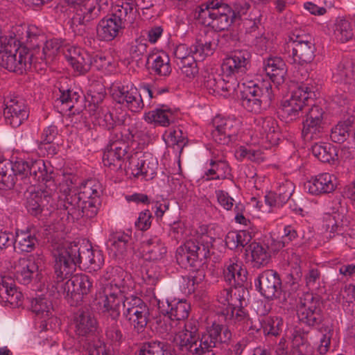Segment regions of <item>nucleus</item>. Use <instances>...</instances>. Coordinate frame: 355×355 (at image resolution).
<instances>
[{"instance_id":"44","label":"nucleus","mask_w":355,"mask_h":355,"mask_svg":"<svg viewBox=\"0 0 355 355\" xmlns=\"http://www.w3.org/2000/svg\"><path fill=\"white\" fill-rule=\"evenodd\" d=\"M60 97L56 100L57 103H60L64 107L63 110L73 112V114L80 113L81 107L78 106L80 95L78 92L71 89L61 91Z\"/></svg>"},{"instance_id":"45","label":"nucleus","mask_w":355,"mask_h":355,"mask_svg":"<svg viewBox=\"0 0 355 355\" xmlns=\"http://www.w3.org/2000/svg\"><path fill=\"white\" fill-rule=\"evenodd\" d=\"M172 353V346L165 342L151 340L146 342L141 346L138 355H166Z\"/></svg>"},{"instance_id":"4","label":"nucleus","mask_w":355,"mask_h":355,"mask_svg":"<svg viewBox=\"0 0 355 355\" xmlns=\"http://www.w3.org/2000/svg\"><path fill=\"white\" fill-rule=\"evenodd\" d=\"M12 37L0 38V66L9 71L22 73L31 67V55L20 49Z\"/></svg>"},{"instance_id":"61","label":"nucleus","mask_w":355,"mask_h":355,"mask_svg":"<svg viewBox=\"0 0 355 355\" xmlns=\"http://www.w3.org/2000/svg\"><path fill=\"white\" fill-rule=\"evenodd\" d=\"M319 331L322 334V337L317 351L320 355H324L329 350L333 331L328 326H322L319 329Z\"/></svg>"},{"instance_id":"32","label":"nucleus","mask_w":355,"mask_h":355,"mask_svg":"<svg viewBox=\"0 0 355 355\" xmlns=\"http://www.w3.org/2000/svg\"><path fill=\"white\" fill-rule=\"evenodd\" d=\"M144 119L150 123L168 127L175 122L176 112L168 108L166 105H162L160 107L146 113Z\"/></svg>"},{"instance_id":"28","label":"nucleus","mask_w":355,"mask_h":355,"mask_svg":"<svg viewBox=\"0 0 355 355\" xmlns=\"http://www.w3.org/2000/svg\"><path fill=\"white\" fill-rule=\"evenodd\" d=\"M336 178L329 173H322L312 178L305 184V188L314 195L329 193L336 189Z\"/></svg>"},{"instance_id":"50","label":"nucleus","mask_w":355,"mask_h":355,"mask_svg":"<svg viewBox=\"0 0 355 355\" xmlns=\"http://www.w3.org/2000/svg\"><path fill=\"white\" fill-rule=\"evenodd\" d=\"M31 310L42 318H47L52 315L53 306L51 302L46 297L40 296L30 300Z\"/></svg>"},{"instance_id":"16","label":"nucleus","mask_w":355,"mask_h":355,"mask_svg":"<svg viewBox=\"0 0 355 355\" xmlns=\"http://www.w3.org/2000/svg\"><path fill=\"white\" fill-rule=\"evenodd\" d=\"M251 55L247 50L234 51L230 56L223 60L221 70L223 75L230 80L238 81L248 70Z\"/></svg>"},{"instance_id":"13","label":"nucleus","mask_w":355,"mask_h":355,"mask_svg":"<svg viewBox=\"0 0 355 355\" xmlns=\"http://www.w3.org/2000/svg\"><path fill=\"white\" fill-rule=\"evenodd\" d=\"M313 92L307 84H302L295 89L288 99L283 101L279 114L286 123L300 117L305 108V102L311 98Z\"/></svg>"},{"instance_id":"38","label":"nucleus","mask_w":355,"mask_h":355,"mask_svg":"<svg viewBox=\"0 0 355 355\" xmlns=\"http://www.w3.org/2000/svg\"><path fill=\"white\" fill-rule=\"evenodd\" d=\"M0 297L5 300L12 306H19L21 304L23 295L17 291L11 279L0 278Z\"/></svg>"},{"instance_id":"62","label":"nucleus","mask_w":355,"mask_h":355,"mask_svg":"<svg viewBox=\"0 0 355 355\" xmlns=\"http://www.w3.org/2000/svg\"><path fill=\"white\" fill-rule=\"evenodd\" d=\"M26 42L30 48L40 47V44H44V37L41 31L35 26H29L26 31Z\"/></svg>"},{"instance_id":"24","label":"nucleus","mask_w":355,"mask_h":355,"mask_svg":"<svg viewBox=\"0 0 355 355\" xmlns=\"http://www.w3.org/2000/svg\"><path fill=\"white\" fill-rule=\"evenodd\" d=\"M64 58L79 74L88 72L92 65V55L86 51L75 46L67 48L63 51Z\"/></svg>"},{"instance_id":"23","label":"nucleus","mask_w":355,"mask_h":355,"mask_svg":"<svg viewBox=\"0 0 355 355\" xmlns=\"http://www.w3.org/2000/svg\"><path fill=\"white\" fill-rule=\"evenodd\" d=\"M113 97L133 112H140L144 106L141 95L132 85L119 87L113 93Z\"/></svg>"},{"instance_id":"3","label":"nucleus","mask_w":355,"mask_h":355,"mask_svg":"<svg viewBox=\"0 0 355 355\" xmlns=\"http://www.w3.org/2000/svg\"><path fill=\"white\" fill-rule=\"evenodd\" d=\"M61 186L60 190L62 195L58 196L60 198V206L71 215L73 219L86 217L88 218L94 217L98 212L99 202L97 200L87 199L77 196V189L74 187H69L67 184Z\"/></svg>"},{"instance_id":"26","label":"nucleus","mask_w":355,"mask_h":355,"mask_svg":"<svg viewBox=\"0 0 355 355\" xmlns=\"http://www.w3.org/2000/svg\"><path fill=\"white\" fill-rule=\"evenodd\" d=\"M42 259L31 257L19 261V266L15 272L16 279L21 284L27 285L34 277L39 275V268Z\"/></svg>"},{"instance_id":"5","label":"nucleus","mask_w":355,"mask_h":355,"mask_svg":"<svg viewBox=\"0 0 355 355\" xmlns=\"http://www.w3.org/2000/svg\"><path fill=\"white\" fill-rule=\"evenodd\" d=\"M275 95L268 80L249 85L241 93V105L248 112L259 114L269 107Z\"/></svg>"},{"instance_id":"47","label":"nucleus","mask_w":355,"mask_h":355,"mask_svg":"<svg viewBox=\"0 0 355 355\" xmlns=\"http://www.w3.org/2000/svg\"><path fill=\"white\" fill-rule=\"evenodd\" d=\"M218 331L210 327L207 332L199 336V341H197V355H203L206 352L211 351L214 347H217L216 336Z\"/></svg>"},{"instance_id":"35","label":"nucleus","mask_w":355,"mask_h":355,"mask_svg":"<svg viewBox=\"0 0 355 355\" xmlns=\"http://www.w3.org/2000/svg\"><path fill=\"white\" fill-rule=\"evenodd\" d=\"M209 166L210 168L205 173L203 177L205 181L223 180L232 177L231 167L226 160L214 157L210 160Z\"/></svg>"},{"instance_id":"55","label":"nucleus","mask_w":355,"mask_h":355,"mask_svg":"<svg viewBox=\"0 0 355 355\" xmlns=\"http://www.w3.org/2000/svg\"><path fill=\"white\" fill-rule=\"evenodd\" d=\"M100 185L94 180H88L77 189V196L83 198L97 200L101 193Z\"/></svg>"},{"instance_id":"9","label":"nucleus","mask_w":355,"mask_h":355,"mask_svg":"<svg viewBox=\"0 0 355 355\" xmlns=\"http://www.w3.org/2000/svg\"><path fill=\"white\" fill-rule=\"evenodd\" d=\"M51 184L46 183L45 189H38L30 191L26 196V207L28 211L33 216H39L42 215L47 216L51 214L54 210L60 207V202L56 205L54 199V194L52 193L53 189L55 187L53 180Z\"/></svg>"},{"instance_id":"14","label":"nucleus","mask_w":355,"mask_h":355,"mask_svg":"<svg viewBox=\"0 0 355 355\" xmlns=\"http://www.w3.org/2000/svg\"><path fill=\"white\" fill-rule=\"evenodd\" d=\"M78 8L71 18L73 25L89 24L92 21L105 14L110 8V0H84L76 3Z\"/></svg>"},{"instance_id":"15","label":"nucleus","mask_w":355,"mask_h":355,"mask_svg":"<svg viewBox=\"0 0 355 355\" xmlns=\"http://www.w3.org/2000/svg\"><path fill=\"white\" fill-rule=\"evenodd\" d=\"M127 158L125 170H130L134 176L143 175L149 180L156 175L158 162L152 154L136 152Z\"/></svg>"},{"instance_id":"17","label":"nucleus","mask_w":355,"mask_h":355,"mask_svg":"<svg viewBox=\"0 0 355 355\" xmlns=\"http://www.w3.org/2000/svg\"><path fill=\"white\" fill-rule=\"evenodd\" d=\"M105 299L102 312L107 319L112 322H117L121 313L124 311V304L127 297L121 293L120 288L116 284H110L104 289Z\"/></svg>"},{"instance_id":"2","label":"nucleus","mask_w":355,"mask_h":355,"mask_svg":"<svg viewBox=\"0 0 355 355\" xmlns=\"http://www.w3.org/2000/svg\"><path fill=\"white\" fill-rule=\"evenodd\" d=\"M134 19L132 1H122L114 6L112 13L101 19L96 27L97 37L110 42L123 33L126 25Z\"/></svg>"},{"instance_id":"43","label":"nucleus","mask_w":355,"mask_h":355,"mask_svg":"<svg viewBox=\"0 0 355 355\" xmlns=\"http://www.w3.org/2000/svg\"><path fill=\"white\" fill-rule=\"evenodd\" d=\"M247 250L250 252L254 267L265 266L270 260V254L268 247L259 243L252 242Z\"/></svg>"},{"instance_id":"19","label":"nucleus","mask_w":355,"mask_h":355,"mask_svg":"<svg viewBox=\"0 0 355 355\" xmlns=\"http://www.w3.org/2000/svg\"><path fill=\"white\" fill-rule=\"evenodd\" d=\"M214 129L211 130V137L218 144L227 145L235 137L239 130V122L230 118H224L216 116L212 121Z\"/></svg>"},{"instance_id":"39","label":"nucleus","mask_w":355,"mask_h":355,"mask_svg":"<svg viewBox=\"0 0 355 355\" xmlns=\"http://www.w3.org/2000/svg\"><path fill=\"white\" fill-rule=\"evenodd\" d=\"M257 125L263 136L272 144H276L279 139V126L272 116L261 117L257 119Z\"/></svg>"},{"instance_id":"57","label":"nucleus","mask_w":355,"mask_h":355,"mask_svg":"<svg viewBox=\"0 0 355 355\" xmlns=\"http://www.w3.org/2000/svg\"><path fill=\"white\" fill-rule=\"evenodd\" d=\"M351 125L349 121L339 122L331 129L330 138L335 143H343L350 135Z\"/></svg>"},{"instance_id":"29","label":"nucleus","mask_w":355,"mask_h":355,"mask_svg":"<svg viewBox=\"0 0 355 355\" xmlns=\"http://www.w3.org/2000/svg\"><path fill=\"white\" fill-rule=\"evenodd\" d=\"M263 65L266 75L277 86L285 81L287 67L285 62L281 58H269L264 60Z\"/></svg>"},{"instance_id":"20","label":"nucleus","mask_w":355,"mask_h":355,"mask_svg":"<svg viewBox=\"0 0 355 355\" xmlns=\"http://www.w3.org/2000/svg\"><path fill=\"white\" fill-rule=\"evenodd\" d=\"M128 148V145L123 140L112 138L103 154L104 165L114 171L122 169L123 166L125 168L126 162H124V159Z\"/></svg>"},{"instance_id":"56","label":"nucleus","mask_w":355,"mask_h":355,"mask_svg":"<svg viewBox=\"0 0 355 355\" xmlns=\"http://www.w3.org/2000/svg\"><path fill=\"white\" fill-rule=\"evenodd\" d=\"M250 241V236L245 232H230L225 237V244L231 250L245 247Z\"/></svg>"},{"instance_id":"48","label":"nucleus","mask_w":355,"mask_h":355,"mask_svg":"<svg viewBox=\"0 0 355 355\" xmlns=\"http://www.w3.org/2000/svg\"><path fill=\"white\" fill-rule=\"evenodd\" d=\"M311 150L313 155L322 162L329 163L337 156L336 148L330 144L316 143L312 146Z\"/></svg>"},{"instance_id":"49","label":"nucleus","mask_w":355,"mask_h":355,"mask_svg":"<svg viewBox=\"0 0 355 355\" xmlns=\"http://www.w3.org/2000/svg\"><path fill=\"white\" fill-rule=\"evenodd\" d=\"M58 134V128L51 125L46 128L42 134L41 140L37 141L38 148L42 151L47 150L48 153L54 154L55 148L51 145Z\"/></svg>"},{"instance_id":"11","label":"nucleus","mask_w":355,"mask_h":355,"mask_svg":"<svg viewBox=\"0 0 355 355\" xmlns=\"http://www.w3.org/2000/svg\"><path fill=\"white\" fill-rule=\"evenodd\" d=\"M123 316L137 334L142 333L150 320V311L147 304L139 297H127Z\"/></svg>"},{"instance_id":"42","label":"nucleus","mask_w":355,"mask_h":355,"mask_svg":"<svg viewBox=\"0 0 355 355\" xmlns=\"http://www.w3.org/2000/svg\"><path fill=\"white\" fill-rule=\"evenodd\" d=\"M334 36L337 41L345 43L355 37V21L345 19L336 21L334 27Z\"/></svg>"},{"instance_id":"31","label":"nucleus","mask_w":355,"mask_h":355,"mask_svg":"<svg viewBox=\"0 0 355 355\" xmlns=\"http://www.w3.org/2000/svg\"><path fill=\"white\" fill-rule=\"evenodd\" d=\"M216 37H213L212 40H202V38L198 39L195 44L191 45V52L194 55H197V58L199 60H203L207 55H211L218 46L219 42L222 40L229 39L232 40V35L231 33L224 34L220 39L218 38V35H215Z\"/></svg>"},{"instance_id":"64","label":"nucleus","mask_w":355,"mask_h":355,"mask_svg":"<svg viewBox=\"0 0 355 355\" xmlns=\"http://www.w3.org/2000/svg\"><path fill=\"white\" fill-rule=\"evenodd\" d=\"M209 5H211V11L212 12V16H220L227 15H234V11L231 7L222 1V0H211L209 1Z\"/></svg>"},{"instance_id":"60","label":"nucleus","mask_w":355,"mask_h":355,"mask_svg":"<svg viewBox=\"0 0 355 355\" xmlns=\"http://www.w3.org/2000/svg\"><path fill=\"white\" fill-rule=\"evenodd\" d=\"M225 320H234V322H244L248 324L250 318L243 309H236L234 304L232 306L226 307L223 311Z\"/></svg>"},{"instance_id":"1","label":"nucleus","mask_w":355,"mask_h":355,"mask_svg":"<svg viewBox=\"0 0 355 355\" xmlns=\"http://www.w3.org/2000/svg\"><path fill=\"white\" fill-rule=\"evenodd\" d=\"M54 258V272L61 279L71 275L77 266L82 265L92 270L101 268L104 263L101 250L88 248L85 245L73 242L58 247L53 252Z\"/></svg>"},{"instance_id":"30","label":"nucleus","mask_w":355,"mask_h":355,"mask_svg":"<svg viewBox=\"0 0 355 355\" xmlns=\"http://www.w3.org/2000/svg\"><path fill=\"white\" fill-rule=\"evenodd\" d=\"M74 324L76 334L81 337L93 335L97 329L96 320L88 311H78L74 316Z\"/></svg>"},{"instance_id":"52","label":"nucleus","mask_w":355,"mask_h":355,"mask_svg":"<svg viewBox=\"0 0 355 355\" xmlns=\"http://www.w3.org/2000/svg\"><path fill=\"white\" fill-rule=\"evenodd\" d=\"M16 183V178L12 174V162H0V189H12Z\"/></svg>"},{"instance_id":"10","label":"nucleus","mask_w":355,"mask_h":355,"mask_svg":"<svg viewBox=\"0 0 355 355\" xmlns=\"http://www.w3.org/2000/svg\"><path fill=\"white\" fill-rule=\"evenodd\" d=\"M12 174L17 180L20 177L21 180L28 179L29 183L33 182H43L44 184L50 183L51 186L53 179L51 173H48L44 162L42 159L28 160L19 159L14 163L12 162Z\"/></svg>"},{"instance_id":"36","label":"nucleus","mask_w":355,"mask_h":355,"mask_svg":"<svg viewBox=\"0 0 355 355\" xmlns=\"http://www.w3.org/2000/svg\"><path fill=\"white\" fill-rule=\"evenodd\" d=\"M147 68L159 76H168L171 73L168 56L164 52H157L147 56Z\"/></svg>"},{"instance_id":"40","label":"nucleus","mask_w":355,"mask_h":355,"mask_svg":"<svg viewBox=\"0 0 355 355\" xmlns=\"http://www.w3.org/2000/svg\"><path fill=\"white\" fill-rule=\"evenodd\" d=\"M167 308L162 309V312L166 313L169 315V318L179 322L180 320H184L189 316L190 304L186 300H172L168 302L167 300Z\"/></svg>"},{"instance_id":"63","label":"nucleus","mask_w":355,"mask_h":355,"mask_svg":"<svg viewBox=\"0 0 355 355\" xmlns=\"http://www.w3.org/2000/svg\"><path fill=\"white\" fill-rule=\"evenodd\" d=\"M205 279V271L203 268H199L191 272L187 277L188 280L187 288L189 292H194L197 286L202 284Z\"/></svg>"},{"instance_id":"7","label":"nucleus","mask_w":355,"mask_h":355,"mask_svg":"<svg viewBox=\"0 0 355 355\" xmlns=\"http://www.w3.org/2000/svg\"><path fill=\"white\" fill-rule=\"evenodd\" d=\"M56 284L55 286L58 294L67 300L71 305H77L82 302L84 295H88L92 288L93 282L85 274L75 275L64 282L71 275L58 278L55 274Z\"/></svg>"},{"instance_id":"25","label":"nucleus","mask_w":355,"mask_h":355,"mask_svg":"<svg viewBox=\"0 0 355 355\" xmlns=\"http://www.w3.org/2000/svg\"><path fill=\"white\" fill-rule=\"evenodd\" d=\"M197 341H199V336H192L184 332L175 333L172 340L173 354L197 355Z\"/></svg>"},{"instance_id":"22","label":"nucleus","mask_w":355,"mask_h":355,"mask_svg":"<svg viewBox=\"0 0 355 355\" xmlns=\"http://www.w3.org/2000/svg\"><path fill=\"white\" fill-rule=\"evenodd\" d=\"M3 114L7 123L17 128L28 119L29 110L22 98L15 97L6 102Z\"/></svg>"},{"instance_id":"54","label":"nucleus","mask_w":355,"mask_h":355,"mask_svg":"<svg viewBox=\"0 0 355 355\" xmlns=\"http://www.w3.org/2000/svg\"><path fill=\"white\" fill-rule=\"evenodd\" d=\"M96 119L100 125L107 130L113 129L115 125H120L124 123V120L119 117L114 118L113 114L110 112L107 107H101V111L98 112Z\"/></svg>"},{"instance_id":"58","label":"nucleus","mask_w":355,"mask_h":355,"mask_svg":"<svg viewBox=\"0 0 355 355\" xmlns=\"http://www.w3.org/2000/svg\"><path fill=\"white\" fill-rule=\"evenodd\" d=\"M236 17L234 15L212 16V20L209 21H205L206 24L211 26L216 31H222L227 29L233 23Z\"/></svg>"},{"instance_id":"18","label":"nucleus","mask_w":355,"mask_h":355,"mask_svg":"<svg viewBox=\"0 0 355 355\" xmlns=\"http://www.w3.org/2000/svg\"><path fill=\"white\" fill-rule=\"evenodd\" d=\"M202 84L209 94L224 96L233 94L239 85V81L226 78L223 72L222 74L205 72L203 75Z\"/></svg>"},{"instance_id":"33","label":"nucleus","mask_w":355,"mask_h":355,"mask_svg":"<svg viewBox=\"0 0 355 355\" xmlns=\"http://www.w3.org/2000/svg\"><path fill=\"white\" fill-rule=\"evenodd\" d=\"M335 82L343 83L352 88L355 87V60L343 59L333 73Z\"/></svg>"},{"instance_id":"59","label":"nucleus","mask_w":355,"mask_h":355,"mask_svg":"<svg viewBox=\"0 0 355 355\" xmlns=\"http://www.w3.org/2000/svg\"><path fill=\"white\" fill-rule=\"evenodd\" d=\"M61 49V44L58 40H51L46 41L42 48V52L40 59L46 62L52 61Z\"/></svg>"},{"instance_id":"8","label":"nucleus","mask_w":355,"mask_h":355,"mask_svg":"<svg viewBox=\"0 0 355 355\" xmlns=\"http://www.w3.org/2000/svg\"><path fill=\"white\" fill-rule=\"evenodd\" d=\"M286 45L294 63L303 66L313 60L315 46L311 35L295 30L288 35Z\"/></svg>"},{"instance_id":"51","label":"nucleus","mask_w":355,"mask_h":355,"mask_svg":"<svg viewBox=\"0 0 355 355\" xmlns=\"http://www.w3.org/2000/svg\"><path fill=\"white\" fill-rule=\"evenodd\" d=\"M260 322L265 335L277 336L282 330L283 320L278 316H264Z\"/></svg>"},{"instance_id":"37","label":"nucleus","mask_w":355,"mask_h":355,"mask_svg":"<svg viewBox=\"0 0 355 355\" xmlns=\"http://www.w3.org/2000/svg\"><path fill=\"white\" fill-rule=\"evenodd\" d=\"M338 212L332 214H326L323 218V227L328 232L329 238H334L336 234H343L346 232L349 221Z\"/></svg>"},{"instance_id":"6","label":"nucleus","mask_w":355,"mask_h":355,"mask_svg":"<svg viewBox=\"0 0 355 355\" xmlns=\"http://www.w3.org/2000/svg\"><path fill=\"white\" fill-rule=\"evenodd\" d=\"M211 243L206 235L198 236L187 240L178 248L175 258L182 268L195 266L198 261H203L209 257Z\"/></svg>"},{"instance_id":"53","label":"nucleus","mask_w":355,"mask_h":355,"mask_svg":"<svg viewBox=\"0 0 355 355\" xmlns=\"http://www.w3.org/2000/svg\"><path fill=\"white\" fill-rule=\"evenodd\" d=\"M132 236L124 232H116L111 235L108 243L112 250L118 254H123L132 244Z\"/></svg>"},{"instance_id":"21","label":"nucleus","mask_w":355,"mask_h":355,"mask_svg":"<svg viewBox=\"0 0 355 355\" xmlns=\"http://www.w3.org/2000/svg\"><path fill=\"white\" fill-rule=\"evenodd\" d=\"M256 286L260 293L269 300L279 297L282 292V281L279 275L272 270L262 272L257 278Z\"/></svg>"},{"instance_id":"34","label":"nucleus","mask_w":355,"mask_h":355,"mask_svg":"<svg viewBox=\"0 0 355 355\" xmlns=\"http://www.w3.org/2000/svg\"><path fill=\"white\" fill-rule=\"evenodd\" d=\"M247 271L237 263L230 260L225 266L223 276L225 281L231 287H241L247 279Z\"/></svg>"},{"instance_id":"41","label":"nucleus","mask_w":355,"mask_h":355,"mask_svg":"<svg viewBox=\"0 0 355 355\" xmlns=\"http://www.w3.org/2000/svg\"><path fill=\"white\" fill-rule=\"evenodd\" d=\"M37 243L35 231L27 230L26 231L17 232L14 242L15 251L21 252H30L33 251Z\"/></svg>"},{"instance_id":"46","label":"nucleus","mask_w":355,"mask_h":355,"mask_svg":"<svg viewBox=\"0 0 355 355\" xmlns=\"http://www.w3.org/2000/svg\"><path fill=\"white\" fill-rule=\"evenodd\" d=\"M324 133V123L305 119L302 123V136L305 141L320 139Z\"/></svg>"},{"instance_id":"27","label":"nucleus","mask_w":355,"mask_h":355,"mask_svg":"<svg viewBox=\"0 0 355 355\" xmlns=\"http://www.w3.org/2000/svg\"><path fill=\"white\" fill-rule=\"evenodd\" d=\"M143 257L147 261H157L162 259L166 253V248L157 236H151L141 243Z\"/></svg>"},{"instance_id":"12","label":"nucleus","mask_w":355,"mask_h":355,"mask_svg":"<svg viewBox=\"0 0 355 355\" xmlns=\"http://www.w3.org/2000/svg\"><path fill=\"white\" fill-rule=\"evenodd\" d=\"M300 321L310 327L320 325L323 320L322 304L319 296L306 293L300 298L297 306Z\"/></svg>"}]
</instances>
